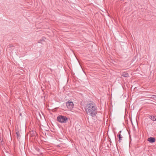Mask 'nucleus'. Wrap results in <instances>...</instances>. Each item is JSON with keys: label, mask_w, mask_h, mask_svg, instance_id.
Masks as SVG:
<instances>
[{"label": "nucleus", "mask_w": 156, "mask_h": 156, "mask_svg": "<svg viewBox=\"0 0 156 156\" xmlns=\"http://www.w3.org/2000/svg\"><path fill=\"white\" fill-rule=\"evenodd\" d=\"M87 114L92 117H95L97 114V109L95 103L90 101L87 104L85 108Z\"/></svg>", "instance_id": "nucleus-1"}, {"label": "nucleus", "mask_w": 156, "mask_h": 156, "mask_svg": "<svg viewBox=\"0 0 156 156\" xmlns=\"http://www.w3.org/2000/svg\"><path fill=\"white\" fill-rule=\"evenodd\" d=\"M57 120L61 123H66L68 120V118L65 116L61 115L57 117Z\"/></svg>", "instance_id": "nucleus-2"}, {"label": "nucleus", "mask_w": 156, "mask_h": 156, "mask_svg": "<svg viewBox=\"0 0 156 156\" xmlns=\"http://www.w3.org/2000/svg\"><path fill=\"white\" fill-rule=\"evenodd\" d=\"M66 105L67 108L69 110H72L74 107V104L72 101H67Z\"/></svg>", "instance_id": "nucleus-3"}, {"label": "nucleus", "mask_w": 156, "mask_h": 156, "mask_svg": "<svg viewBox=\"0 0 156 156\" xmlns=\"http://www.w3.org/2000/svg\"><path fill=\"white\" fill-rule=\"evenodd\" d=\"M147 140L150 143H153L155 142V139L154 137H150L148 138Z\"/></svg>", "instance_id": "nucleus-4"}, {"label": "nucleus", "mask_w": 156, "mask_h": 156, "mask_svg": "<svg viewBox=\"0 0 156 156\" xmlns=\"http://www.w3.org/2000/svg\"><path fill=\"white\" fill-rule=\"evenodd\" d=\"M122 76L128 77L129 76L128 73L123 72L122 74Z\"/></svg>", "instance_id": "nucleus-5"}, {"label": "nucleus", "mask_w": 156, "mask_h": 156, "mask_svg": "<svg viewBox=\"0 0 156 156\" xmlns=\"http://www.w3.org/2000/svg\"><path fill=\"white\" fill-rule=\"evenodd\" d=\"M117 136L119 137V141L120 142L122 140V137L121 134H119Z\"/></svg>", "instance_id": "nucleus-6"}, {"label": "nucleus", "mask_w": 156, "mask_h": 156, "mask_svg": "<svg viewBox=\"0 0 156 156\" xmlns=\"http://www.w3.org/2000/svg\"><path fill=\"white\" fill-rule=\"evenodd\" d=\"M16 134L17 138L18 139L19 138L20 139V133L19 131H17L16 132Z\"/></svg>", "instance_id": "nucleus-7"}, {"label": "nucleus", "mask_w": 156, "mask_h": 156, "mask_svg": "<svg viewBox=\"0 0 156 156\" xmlns=\"http://www.w3.org/2000/svg\"><path fill=\"white\" fill-rule=\"evenodd\" d=\"M151 119L154 121H156V117H152V116H151Z\"/></svg>", "instance_id": "nucleus-8"}, {"label": "nucleus", "mask_w": 156, "mask_h": 156, "mask_svg": "<svg viewBox=\"0 0 156 156\" xmlns=\"http://www.w3.org/2000/svg\"><path fill=\"white\" fill-rule=\"evenodd\" d=\"M42 39H41L39 40V41H38V43H42Z\"/></svg>", "instance_id": "nucleus-9"}, {"label": "nucleus", "mask_w": 156, "mask_h": 156, "mask_svg": "<svg viewBox=\"0 0 156 156\" xmlns=\"http://www.w3.org/2000/svg\"><path fill=\"white\" fill-rule=\"evenodd\" d=\"M44 39H45V38L44 37H42V39H41L42 41H44Z\"/></svg>", "instance_id": "nucleus-10"}, {"label": "nucleus", "mask_w": 156, "mask_h": 156, "mask_svg": "<svg viewBox=\"0 0 156 156\" xmlns=\"http://www.w3.org/2000/svg\"><path fill=\"white\" fill-rule=\"evenodd\" d=\"M122 132V131L121 130H120L119 131V134H120Z\"/></svg>", "instance_id": "nucleus-11"}, {"label": "nucleus", "mask_w": 156, "mask_h": 156, "mask_svg": "<svg viewBox=\"0 0 156 156\" xmlns=\"http://www.w3.org/2000/svg\"><path fill=\"white\" fill-rule=\"evenodd\" d=\"M153 96H154L153 98H156V96L154 95Z\"/></svg>", "instance_id": "nucleus-12"}, {"label": "nucleus", "mask_w": 156, "mask_h": 156, "mask_svg": "<svg viewBox=\"0 0 156 156\" xmlns=\"http://www.w3.org/2000/svg\"><path fill=\"white\" fill-rule=\"evenodd\" d=\"M11 48V47H9L8 48V49H9V48Z\"/></svg>", "instance_id": "nucleus-13"}, {"label": "nucleus", "mask_w": 156, "mask_h": 156, "mask_svg": "<svg viewBox=\"0 0 156 156\" xmlns=\"http://www.w3.org/2000/svg\"><path fill=\"white\" fill-rule=\"evenodd\" d=\"M2 140L1 141V143L2 144Z\"/></svg>", "instance_id": "nucleus-14"}]
</instances>
